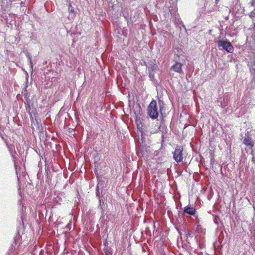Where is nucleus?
Wrapping results in <instances>:
<instances>
[{"label": "nucleus", "instance_id": "obj_1", "mask_svg": "<svg viewBox=\"0 0 255 255\" xmlns=\"http://www.w3.org/2000/svg\"><path fill=\"white\" fill-rule=\"evenodd\" d=\"M147 113L149 117L152 119H155L157 118L159 115L157 111V103L155 100H152L147 108Z\"/></svg>", "mask_w": 255, "mask_h": 255}, {"label": "nucleus", "instance_id": "obj_2", "mask_svg": "<svg viewBox=\"0 0 255 255\" xmlns=\"http://www.w3.org/2000/svg\"><path fill=\"white\" fill-rule=\"evenodd\" d=\"M219 47L222 48L228 53H232L234 51V48L231 43L228 40H220L218 41Z\"/></svg>", "mask_w": 255, "mask_h": 255}, {"label": "nucleus", "instance_id": "obj_3", "mask_svg": "<svg viewBox=\"0 0 255 255\" xmlns=\"http://www.w3.org/2000/svg\"><path fill=\"white\" fill-rule=\"evenodd\" d=\"M150 78L153 81L155 79L154 75L159 70L158 66L153 62H150L147 65Z\"/></svg>", "mask_w": 255, "mask_h": 255}, {"label": "nucleus", "instance_id": "obj_4", "mask_svg": "<svg viewBox=\"0 0 255 255\" xmlns=\"http://www.w3.org/2000/svg\"><path fill=\"white\" fill-rule=\"evenodd\" d=\"M183 148L181 146H177L173 152V158L177 163L180 162L183 160Z\"/></svg>", "mask_w": 255, "mask_h": 255}, {"label": "nucleus", "instance_id": "obj_5", "mask_svg": "<svg viewBox=\"0 0 255 255\" xmlns=\"http://www.w3.org/2000/svg\"><path fill=\"white\" fill-rule=\"evenodd\" d=\"M220 1V0H215V4L211 8H206L207 7V3H205L204 4V9L205 10H207L208 13H210L213 11H218L219 9V6L217 5L218 2Z\"/></svg>", "mask_w": 255, "mask_h": 255}, {"label": "nucleus", "instance_id": "obj_6", "mask_svg": "<svg viewBox=\"0 0 255 255\" xmlns=\"http://www.w3.org/2000/svg\"><path fill=\"white\" fill-rule=\"evenodd\" d=\"M171 69L176 72L180 73L182 72V64L180 63L177 62L171 67Z\"/></svg>", "mask_w": 255, "mask_h": 255}, {"label": "nucleus", "instance_id": "obj_7", "mask_svg": "<svg viewBox=\"0 0 255 255\" xmlns=\"http://www.w3.org/2000/svg\"><path fill=\"white\" fill-rule=\"evenodd\" d=\"M196 210L193 207L187 206L184 208V213H187L190 215H194L195 214Z\"/></svg>", "mask_w": 255, "mask_h": 255}, {"label": "nucleus", "instance_id": "obj_8", "mask_svg": "<svg viewBox=\"0 0 255 255\" xmlns=\"http://www.w3.org/2000/svg\"><path fill=\"white\" fill-rule=\"evenodd\" d=\"M243 143L247 146H250L251 147L254 145V142L252 140L251 137L247 136L243 140Z\"/></svg>", "mask_w": 255, "mask_h": 255}, {"label": "nucleus", "instance_id": "obj_9", "mask_svg": "<svg viewBox=\"0 0 255 255\" xmlns=\"http://www.w3.org/2000/svg\"><path fill=\"white\" fill-rule=\"evenodd\" d=\"M26 56L28 58L30 68L32 70L33 69V63H32V59H31L32 57H31L30 55L28 52H26Z\"/></svg>", "mask_w": 255, "mask_h": 255}, {"label": "nucleus", "instance_id": "obj_10", "mask_svg": "<svg viewBox=\"0 0 255 255\" xmlns=\"http://www.w3.org/2000/svg\"><path fill=\"white\" fill-rule=\"evenodd\" d=\"M250 4L251 6H255V0H252V1H250Z\"/></svg>", "mask_w": 255, "mask_h": 255}, {"label": "nucleus", "instance_id": "obj_11", "mask_svg": "<svg viewBox=\"0 0 255 255\" xmlns=\"http://www.w3.org/2000/svg\"><path fill=\"white\" fill-rule=\"evenodd\" d=\"M214 158L213 157H212L210 159V164L211 165H213L214 163Z\"/></svg>", "mask_w": 255, "mask_h": 255}, {"label": "nucleus", "instance_id": "obj_12", "mask_svg": "<svg viewBox=\"0 0 255 255\" xmlns=\"http://www.w3.org/2000/svg\"><path fill=\"white\" fill-rule=\"evenodd\" d=\"M123 16L127 20H128V15H126L125 12L123 13Z\"/></svg>", "mask_w": 255, "mask_h": 255}, {"label": "nucleus", "instance_id": "obj_13", "mask_svg": "<svg viewBox=\"0 0 255 255\" xmlns=\"http://www.w3.org/2000/svg\"><path fill=\"white\" fill-rule=\"evenodd\" d=\"M251 16H255V12H253H253H252L251 13Z\"/></svg>", "mask_w": 255, "mask_h": 255}, {"label": "nucleus", "instance_id": "obj_14", "mask_svg": "<svg viewBox=\"0 0 255 255\" xmlns=\"http://www.w3.org/2000/svg\"><path fill=\"white\" fill-rule=\"evenodd\" d=\"M105 255H109V253L108 251H106V252H105Z\"/></svg>", "mask_w": 255, "mask_h": 255}]
</instances>
